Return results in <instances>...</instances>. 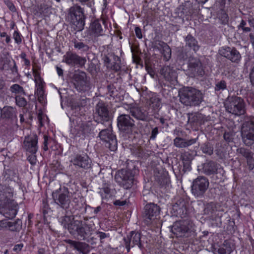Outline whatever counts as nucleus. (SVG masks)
I'll return each instance as SVG.
<instances>
[{
	"label": "nucleus",
	"mask_w": 254,
	"mask_h": 254,
	"mask_svg": "<svg viewBox=\"0 0 254 254\" xmlns=\"http://www.w3.org/2000/svg\"><path fill=\"white\" fill-rule=\"evenodd\" d=\"M94 230L95 225L93 222L87 217H84L83 220L74 221L69 227L70 234L76 235L81 240L91 244L93 243L94 237L92 235Z\"/></svg>",
	"instance_id": "obj_1"
},
{
	"label": "nucleus",
	"mask_w": 254,
	"mask_h": 254,
	"mask_svg": "<svg viewBox=\"0 0 254 254\" xmlns=\"http://www.w3.org/2000/svg\"><path fill=\"white\" fill-rule=\"evenodd\" d=\"M179 96L181 103L186 106H197L203 101L202 92L192 87L181 88L179 91Z\"/></svg>",
	"instance_id": "obj_2"
},
{
	"label": "nucleus",
	"mask_w": 254,
	"mask_h": 254,
	"mask_svg": "<svg viewBox=\"0 0 254 254\" xmlns=\"http://www.w3.org/2000/svg\"><path fill=\"white\" fill-rule=\"evenodd\" d=\"M68 19L72 28L76 31H81L85 25V15L83 9L79 5L74 4L68 9Z\"/></svg>",
	"instance_id": "obj_3"
},
{
	"label": "nucleus",
	"mask_w": 254,
	"mask_h": 254,
	"mask_svg": "<svg viewBox=\"0 0 254 254\" xmlns=\"http://www.w3.org/2000/svg\"><path fill=\"white\" fill-rule=\"evenodd\" d=\"M226 111L235 116H240L246 112V104L240 97L229 96L225 103Z\"/></svg>",
	"instance_id": "obj_4"
},
{
	"label": "nucleus",
	"mask_w": 254,
	"mask_h": 254,
	"mask_svg": "<svg viewBox=\"0 0 254 254\" xmlns=\"http://www.w3.org/2000/svg\"><path fill=\"white\" fill-rule=\"evenodd\" d=\"M115 179L116 182L126 190L130 189L136 184L134 174L130 170L121 169L116 173Z\"/></svg>",
	"instance_id": "obj_5"
},
{
	"label": "nucleus",
	"mask_w": 254,
	"mask_h": 254,
	"mask_svg": "<svg viewBox=\"0 0 254 254\" xmlns=\"http://www.w3.org/2000/svg\"><path fill=\"white\" fill-rule=\"evenodd\" d=\"M18 205L14 200L8 198L6 196L0 198V212L8 219L14 218L17 212Z\"/></svg>",
	"instance_id": "obj_6"
},
{
	"label": "nucleus",
	"mask_w": 254,
	"mask_h": 254,
	"mask_svg": "<svg viewBox=\"0 0 254 254\" xmlns=\"http://www.w3.org/2000/svg\"><path fill=\"white\" fill-rule=\"evenodd\" d=\"M73 81L75 88L80 92H88L93 86L90 78L83 71L76 72L73 75Z\"/></svg>",
	"instance_id": "obj_7"
},
{
	"label": "nucleus",
	"mask_w": 254,
	"mask_h": 254,
	"mask_svg": "<svg viewBox=\"0 0 254 254\" xmlns=\"http://www.w3.org/2000/svg\"><path fill=\"white\" fill-rule=\"evenodd\" d=\"M94 118L96 122L103 124L111 119V114L108 105L103 101H100L95 106Z\"/></svg>",
	"instance_id": "obj_8"
},
{
	"label": "nucleus",
	"mask_w": 254,
	"mask_h": 254,
	"mask_svg": "<svg viewBox=\"0 0 254 254\" xmlns=\"http://www.w3.org/2000/svg\"><path fill=\"white\" fill-rule=\"evenodd\" d=\"M209 183L207 178L198 176L193 180L191 186L192 193L196 197H202L207 190Z\"/></svg>",
	"instance_id": "obj_9"
},
{
	"label": "nucleus",
	"mask_w": 254,
	"mask_h": 254,
	"mask_svg": "<svg viewBox=\"0 0 254 254\" xmlns=\"http://www.w3.org/2000/svg\"><path fill=\"white\" fill-rule=\"evenodd\" d=\"M193 224L189 220L177 221L173 224L171 231L177 237L186 236L193 229Z\"/></svg>",
	"instance_id": "obj_10"
},
{
	"label": "nucleus",
	"mask_w": 254,
	"mask_h": 254,
	"mask_svg": "<svg viewBox=\"0 0 254 254\" xmlns=\"http://www.w3.org/2000/svg\"><path fill=\"white\" fill-rule=\"evenodd\" d=\"M241 133L243 142L250 146L254 144V122H245L242 126Z\"/></svg>",
	"instance_id": "obj_11"
},
{
	"label": "nucleus",
	"mask_w": 254,
	"mask_h": 254,
	"mask_svg": "<svg viewBox=\"0 0 254 254\" xmlns=\"http://www.w3.org/2000/svg\"><path fill=\"white\" fill-rule=\"evenodd\" d=\"M68 190L64 188L62 191L61 189L56 190L52 193V196L55 202L60 207L66 209L69 208L70 199L68 195Z\"/></svg>",
	"instance_id": "obj_12"
},
{
	"label": "nucleus",
	"mask_w": 254,
	"mask_h": 254,
	"mask_svg": "<svg viewBox=\"0 0 254 254\" xmlns=\"http://www.w3.org/2000/svg\"><path fill=\"white\" fill-rule=\"evenodd\" d=\"M125 247L129 252L131 248L137 247L140 250L144 248L141 240V235L136 231H131L129 234L124 238Z\"/></svg>",
	"instance_id": "obj_13"
},
{
	"label": "nucleus",
	"mask_w": 254,
	"mask_h": 254,
	"mask_svg": "<svg viewBox=\"0 0 254 254\" xmlns=\"http://www.w3.org/2000/svg\"><path fill=\"white\" fill-rule=\"evenodd\" d=\"M70 162L76 168L87 170L92 168V162L86 153L74 154L71 157Z\"/></svg>",
	"instance_id": "obj_14"
},
{
	"label": "nucleus",
	"mask_w": 254,
	"mask_h": 254,
	"mask_svg": "<svg viewBox=\"0 0 254 254\" xmlns=\"http://www.w3.org/2000/svg\"><path fill=\"white\" fill-rule=\"evenodd\" d=\"M102 59L108 68L118 71L121 69L120 58L114 53L108 50L104 51L101 55Z\"/></svg>",
	"instance_id": "obj_15"
},
{
	"label": "nucleus",
	"mask_w": 254,
	"mask_h": 254,
	"mask_svg": "<svg viewBox=\"0 0 254 254\" xmlns=\"http://www.w3.org/2000/svg\"><path fill=\"white\" fill-rule=\"evenodd\" d=\"M98 136L101 140L105 142L106 147L111 151H114L117 150V141L111 128L102 129L100 131Z\"/></svg>",
	"instance_id": "obj_16"
},
{
	"label": "nucleus",
	"mask_w": 254,
	"mask_h": 254,
	"mask_svg": "<svg viewBox=\"0 0 254 254\" xmlns=\"http://www.w3.org/2000/svg\"><path fill=\"white\" fill-rule=\"evenodd\" d=\"M160 211V208L153 203L147 204L144 208L143 217L146 225H150L152 222L157 219Z\"/></svg>",
	"instance_id": "obj_17"
},
{
	"label": "nucleus",
	"mask_w": 254,
	"mask_h": 254,
	"mask_svg": "<svg viewBox=\"0 0 254 254\" xmlns=\"http://www.w3.org/2000/svg\"><path fill=\"white\" fill-rule=\"evenodd\" d=\"M188 71L191 77L202 76L204 69L200 60L196 58L190 59L188 61Z\"/></svg>",
	"instance_id": "obj_18"
},
{
	"label": "nucleus",
	"mask_w": 254,
	"mask_h": 254,
	"mask_svg": "<svg viewBox=\"0 0 254 254\" xmlns=\"http://www.w3.org/2000/svg\"><path fill=\"white\" fill-rule=\"evenodd\" d=\"M104 21L99 19H96L90 23L87 33L93 40H97L99 37L104 35V30L102 25Z\"/></svg>",
	"instance_id": "obj_19"
},
{
	"label": "nucleus",
	"mask_w": 254,
	"mask_h": 254,
	"mask_svg": "<svg viewBox=\"0 0 254 254\" xmlns=\"http://www.w3.org/2000/svg\"><path fill=\"white\" fill-rule=\"evenodd\" d=\"M220 54L231 62L239 64L242 57L239 51L235 47H227L219 50Z\"/></svg>",
	"instance_id": "obj_20"
},
{
	"label": "nucleus",
	"mask_w": 254,
	"mask_h": 254,
	"mask_svg": "<svg viewBox=\"0 0 254 254\" xmlns=\"http://www.w3.org/2000/svg\"><path fill=\"white\" fill-rule=\"evenodd\" d=\"M117 126L120 130L126 131L135 127L134 120L127 114H122L117 118Z\"/></svg>",
	"instance_id": "obj_21"
},
{
	"label": "nucleus",
	"mask_w": 254,
	"mask_h": 254,
	"mask_svg": "<svg viewBox=\"0 0 254 254\" xmlns=\"http://www.w3.org/2000/svg\"><path fill=\"white\" fill-rule=\"evenodd\" d=\"M86 61L85 58L80 57L76 53L70 51L66 52L63 57V62L72 66L76 65L83 66L85 64Z\"/></svg>",
	"instance_id": "obj_22"
},
{
	"label": "nucleus",
	"mask_w": 254,
	"mask_h": 254,
	"mask_svg": "<svg viewBox=\"0 0 254 254\" xmlns=\"http://www.w3.org/2000/svg\"><path fill=\"white\" fill-rule=\"evenodd\" d=\"M38 137L36 134H31L25 137L23 141V148L31 153H36L38 149Z\"/></svg>",
	"instance_id": "obj_23"
},
{
	"label": "nucleus",
	"mask_w": 254,
	"mask_h": 254,
	"mask_svg": "<svg viewBox=\"0 0 254 254\" xmlns=\"http://www.w3.org/2000/svg\"><path fill=\"white\" fill-rule=\"evenodd\" d=\"M127 110L136 119L145 122L148 121V112L144 109L129 105Z\"/></svg>",
	"instance_id": "obj_24"
},
{
	"label": "nucleus",
	"mask_w": 254,
	"mask_h": 254,
	"mask_svg": "<svg viewBox=\"0 0 254 254\" xmlns=\"http://www.w3.org/2000/svg\"><path fill=\"white\" fill-rule=\"evenodd\" d=\"M161 74L165 80L173 84L177 83V73L173 67L169 65L164 66L161 69Z\"/></svg>",
	"instance_id": "obj_25"
},
{
	"label": "nucleus",
	"mask_w": 254,
	"mask_h": 254,
	"mask_svg": "<svg viewBox=\"0 0 254 254\" xmlns=\"http://www.w3.org/2000/svg\"><path fill=\"white\" fill-rule=\"evenodd\" d=\"M70 247L78 251L80 254H87L89 251V246L84 242L76 241L70 239L65 240Z\"/></svg>",
	"instance_id": "obj_26"
},
{
	"label": "nucleus",
	"mask_w": 254,
	"mask_h": 254,
	"mask_svg": "<svg viewBox=\"0 0 254 254\" xmlns=\"http://www.w3.org/2000/svg\"><path fill=\"white\" fill-rule=\"evenodd\" d=\"M181 159L183 164L182 171L184 173L190 171L191 161L193 159L192 155L189 151H184L181 154Z\"/></svg>",
	"instance_id": "obj_27"
},
{
	"label": "nucleus",
	"mask_w": 254,
	"mask_h": 254,
	"mask_svg": "<svg viewBox=\"0 0 254 254\" xmlns=\"http://www.w3.org/2000/svg\"><path fill=\"white\" fill-rule=\"evenodd\" d=\"M197 138L187 139L181 137H176L173 140V144L175 146L178 148H186L195 144Z\"/></svg>",
	"instance_id": "obj_28"
},
{
	"label": "nucleus",
	"mask_w": 254,
	"mask_h": 254,
	"mask_svg": "<svg viewBox=\"0 0 254 254\" xmlns=\"http://www.w3.org/2000/svg\"><path fill=\"white\" fill-rule=\"evenodd\" d=\"M185 42L184 47L190 51L192 50L194 53H196L199 49L200 46L197 40L191 34H188L185 38Z\"/></svg>",
	"instance_id": "obj_29"
},
{
	"label": "nucleus",
	"mask_w": 254,
	"mask_h": 254,
	"mask_svg": "<svg viewBox=\"0 0 254 254\" xmlns=\"http://www.w3.org/2000/svg\"><path fill=\"white\" fill-rule=\"evenodd\" d=\"M220 169V165L213 161L204 163L202 168L203 172L206 175L216 174Z\"/></svg>",
	"instance_id": "obj_30"
},
{
	"label": "nucleus",
	"mask_w": 254,
	"mask_h": 254,
	"mask_svg": "<svg viewBox=\"0 0 254 254\" xmlns=\"http://www.w3.org/2000/svg\"><path fill=\"white\" fill-rule=\"evenodd\" d=\"M177 59L179 61H185L187 60L193 58L191 51L186 49L185 47L179 48L177 51Z\"/></svg>",
	"instance_id": "obj_31"
},
{
	"label": "nucleus",
	"mask_w": 254,
	"mask_h": 254,
	"mask_svg": "<svg viewBox=\"0 0 254 254\" xmlns=\"http://www.w3.org/2000/svg\"><path fill=\"white\" fill-rule=\"evenodd\" d=\"M2 69L6 70H10L13 74L17 73V68L15 62L14 60H10L7 58L3 61Z\"/></svg>",
	"instance_id": "obj_32"
},
{
	"label": "nucleus",
	"mask_w": 254,
	"mask_h": 254,
	"mask_svg": "<svg viewBox=\"0 0 254 254\" xmlns=\"http://www.w3.org/2000/svg\"><path fill=\"white\" fill-rule=\"evenodd\" d=\"M149 106L154 111H158L161 108L160 99L155 94L152 95L149 100Z\"/></svg>",
	"instance_id": "obj_33"
},
{
	"label": "nucleus",
	"mask_w": 254,
	"mask_h": 254,
	"mask_svg": "<svg viewBox=\"0 0 254 254\" xmlns=\"http://www.w3.org/2000/svg\"><path fill=\"white\" fill-rule=\"evenodd\" d=\"M72 42L73 44L74 48L78 51H81L82 52H87L90 50L89 45L80 40L74 39L72 40Z\"/></svg>",
	"instance_id": "obj_34"
},
{
	"label": "nucleus",
	"mask_w": 254,
	"mask_h": 254,
	"mask_svg": "<svg viewBox=\"0 0 254 254\" xmlns=\"http://www.w3.org/2000/svg\"><path fill=\"white\" fill-rule=\"evenodd\" d=\"M236 154L239 157H243L246 159L253 155L254 153L249 149L241 147L238 148L236 150Z\"/></svg>",
	"instance_id": "obj_35"
},
{
	"label": "nucleus",
	"mask_w": 254,
	"mask_h": 254,
	"mask_svg": "<svg viewBox=\"0 0 254 254\" xmlns=\"http://www.w3.org/2000/svg\"><path fill=\"white\" fill-rule=\"evenodd\" d=\"M22 226V222L20 219H17L14 222H8V228L11 231L19 232Z\"/></svg>",
	"instance_id": "obj_36"
},
{
	"label": "nucleus",
	"mask_w": 254,
	"mask_h": 254,
	"mask_svg": "<svg viewBox=\"0 0 254 254\" xmlns=\"http://www.w3.org/2000/svg\"><path fill=\"white\" fill-rule=\"evenodd\" d=\"M11 93L17 94V95H25L26 93L23 88L18 84H14L10 87L9 89Z\"/></svg>",
	"instance_id": "obj_37"
},
{
	"label": "nucleus",
	"mask_w": 254,
	"mask_h": 254,
	"mask_svg": "<svg viewBox=\"0 0 254 254\" xmlns=\"http://www.w3.org/2000/svg\"><path fill=\"white\" fill-rule=\"evenodd\" d=\"M72 216L65 215L61 217V224L65 228H67L69 231V227L71 224H72L74 220Z\"/></svg>",
	"instance_id": "obj_38"
},
{
	"label": "nucleus",
	"mask_w": 254,
	"mask_h": 254,
	"mask_svg": "<svg viewBox=\"0 0 254 254\" xmlns=\"http://www.w3.org/2000/svg\"><path fill=\"white\" fill-rule=\"evenodd\" d=\"M14 115L15 110L11 107H5L1 111V116L4 118H12Z\"/></svg>",
	"instance_id": "obj_39"
},
{
	"label": "nucleus",
	"mask_w": 254,
	"mask_h": 254,
	"mask_svg": "<svg viewBox=\"0 0 254 254\" xmlns=\"http://www.w3.org/2000/svg\"><path fill=\"white\" fill-rule=\"evenodd\" d=\"M35 94L37 96L38 101L41 103L45 102V95L42 84H39Z\"/></svg>",
	"instance_id": "obj_40"
},
{
	"label": "nucleus",
	"mask_w": 254,
	"mask_h": 254,
	"mask_svg": "<svg viewBox=\"0 0 254 254\" xmlns=\"http://www.w3.org/2000/svg\"><path fill=\"white\" fill-rule=\"evenodd\" d=\"M160 52L162 55L164 60L168 61L170 59L171 57V49L167 44L163 47L162 50L160 51Z\"/></svg>",
	"instance_id": "obj_41"
},
{
	"label": "nucleus",
	"mask_w": 254,
	"mask_h": 254,
	"mask_svg": "<svg viewBox=\"0 0 254 254\" xmlns=\"http://www.w3.org/2000/svg\"><path fill=\"white\" fill-rule=\"evenodd\" d=\"M232 251L230 245L226 243L220 247L217 252L218 254H230Z\"/></svg>",
	"instance_id": "obj_42"
},
{
	"label": "nucleus",
	"mask_w": 254,
	"mask_h": 254,
	"mask_svg": "<svg viewBox=\"0 0 254 254\" xmlns=\"http://www.w3.org/2000/svg\"><path fill=\"white\" fill-rule=\"evenodd\" d=\"M216 210V206L215 204L212 203H208L204 205L203 209L204 214L211 215L213 214Z\"/></svg>",
	"instance_id": "obj_43"
},
{
	"label": "nucleus",
	"mask_w": 254,
	"mask_h": 254,
	"mask_svg": "<svg viewBox=\"0 0 254 254\" xmlns=\"http://www.w3.org/2000/svg\"><path fill=\"white\" fill-rule=\"evenodd\" d=\"M82 132L85 135L94 134L93 127L91 124H85L82 126Z\"/></svg>",
	"instance_id": "obj_44"
},
{
	"label": "nucleus",
	"mask_w": 254,
	"mask_h": 254,
	"mask_svg": "<svg viewBox=\"0 0 254 254\" xmlns=\"http://www.w3.org/2000/svg\"><path fill=\"white\" fill-rule=\"evenodd\" d=\"M202 151L206 154L211 155L213 152V148L209 143H205L203 144L201 147Z\"/></svg>",
	"instance_id": "obj_45"
},
{
	"label": "nucleus",
	"mask_w": 254,
	"mask_h": 254,
	"mask_svg": "<svg viewBox=\"0 0 254 254\" xmlns=\"http://www.w3.org/2000/svg\"><path fill=\"white\" fill-rule=\"evenodd\" d=\"M235 132L233 130L226 131L223 135V137L227 142H231L233 141Z\"/></svg>",
	"instance_id": "obj_46"
},
{
	"label": "nucleus",
	"mask_w": 254,
	"mask_h": 254,
	"mask_svg": "<svg viewBox=\"0 0 254 254\" xmlns=\"http://www.w3.org/2000/svg\"><path fill=\"white\" fill-rule=\"evenodd\" d=\"M16 104L17 106L24 107L27 105V101L24 97L21 95H16L15 97Z\"/></svg>",
	"instance_id": "obj_47"
},
{
	"label": "nucleus",
	"mask_w": 254,
	"mask_h": 254,
	"mask_svg": "<svg viewBox=\"0 0 254 254\" xmlns=\"http://www.w3.org/2000/svg\"><path fill=\"white\" fill-rule=\"evenodd\" d=\"M39 68H33V73L35 78V82L36 83L42 84V78L40 76V73L39 71Z\"/></svg>",
	"instance_id": "obj_48"
},
{
	"label": "nucleus",
	"mask_w": 254,
	"mask_h": 254,
	"mask_svg": "<svg viewBox=\"0 0 254 254\" xmlns=\"http://www.w3.org/2000/svg\"><path fill=\"white\" fill-rule=\"evenodd\" d=\"M166 44L167 43L163 41L156 40L153 43L152 48L154 49H157L160 51L161 50H162L163 47H164Z\"/></svg>",
	"instance_id": "obj_49"
},
{
	"label": "nucleus",
	"mask_w": 254,
	"mask_h": 254,
	"mask_svg": "<svg viewBox=\"0 0 254 254\" xmlns=\"http://www.w3.org/2000/svg\"><path fill=\"white\" fill-rule=\"evenodd\" d=\"M226 87V82L224 80H221L220 81L218 82L216 84L215 87V90L216 91L223 90L225 89Z\"/></svg>",
	"instance_id": "obj_50"
},
{
	"label": "nucleus",
	"mask_w": 254,
	"mask_h": 254,
	"mask_svg": "<svg viewBox=\"0 0 254 254\" xmlns=\"http://www.w3.org/2000/svg\"><path fill=\"white\" fill-rule=\"evenodd\" d=\"M219 19L222 24L225 25L228 22V16L225 12H222L219 16Z\"/></svg>",
	"instance_id": "obj_51"
},
{
	"label": "nucleus",
	"mask_w": 254,
	"mask_h": 254,
	"mask_svg": "<svg viewBox=\"0 0 254 254\" xmlns=\"http://www.w3.org/2000/svg\"><path fill=\"white\" fill-rule=\"evenodd\" d=\"M96 234L100 239L101 243H103L105 239L109 238L110 237V234L109 233H106L98 231L96 232Z\"/></svg>",
	"instance_id": "obj_52"
},
{
	"label": "nucleus",
	"mask_w": 254,
	"mask_h": 254,
	"mask_svg": "<svg viewBox=\"0 0 254 254\" xmlns=\"http://www.w3.org/2000/svg\"><path fill=\"white\" fill-rule=\"evenodd\" d=\"M246 160L249 169L252 171L254 168V158L253 157V155H252Z\"/></svg>",
	"instance_id": "obj_53"
},
{
	"label": "nucleus",
	"mask_w": 254,
	"mask_h": 254,
	"mask_svg": "<svg viewBox=\"0 0 254 254\" xmlns=\"http://www.w3.org/2000/svg\"><path fill=\"white\" fill-rule=\"evenodd\" d=\"M35 154L36 153H31V154L29 155L27 157L28 161L32 165H35L36 163L37 158Z\"/></svg>",
	"instance_id": "obj_54"
},
{
	"label": "nucleus",
	"mask_w": 254,
	"mask_h": 254,
	"mask_svg": "<svg viewBox=\"0 0 254 254\" xmlns=\"http://www.w3.org/2000/svg\"><path fill=\"white\" fill-rule=\"evenodd\" d=\"M13 37L15 43H16L17 44H20L21 43L22 40L19 32L16 31H14L13 35Z\"/></svg>",
	"instance_id": "obj_55"
},
{
	"label": "nucleus",
	"mask_w": 254,
	"mask_h": 254,
	"mask_svg": "<svg viewBox=\"0 0 254 254\" xmlns=\"http://www.w3.org/2000/svg\"><path fill=\"white\" fill-rule=\"evenodd\" d=\"M89 101V99L86 97L81 98L78 103V106L79 107H84L87 105L88 102Z\"/></svg>",
	"instance_id": "obj_56"
},
{
	"label": "nucleus",
	"mask_w": 254,
	"mask_h": 254,
	"mask_svg": "<svg viewBox=\"0 0 254 254\" xmlns=\"http://www.w3.org/2000/svg\"><path fill=\"white\" fill-rule=\"evenodd\" d=\"M249 77L251 84L254 87V66L250 69Z\"/></svg>",
	"instance_id": "obj_57"
},
{
	"label": "nucleus",
	"mask_w": 254,
	"mask_h": 254,
	"mask_svg": "<svg viewBox=\"0 0 254 254\" xmlns=\"http://www.w3.org/2000/svg\"><path fill=\"white\" fill-rule=\"evenodd\" d=\"M159 183L161 186L163 187L169 184V180L166 177H163L159 180Z\"/></svg>",
	"instance_id": "obj_58"
},
{
	"label": "nucleus",
	"mask_w": 254,
	"mask_h": 254,
	"mask_svg": "<svg viewBox=\"0 0 254 254\" xmlns=\"http://www.w3.org/2000/svg\"><path fill=\"white\" fill-rule=\"evenodd\" d=\"M24 245L22 243H19L14 245L13 251L16 253H19L23 248Z\"/></svg>",
	"instance_id": "obj_59"
},
{
	"label": "nucleus",
	"mask_w": 254,
	"mask_h": 254,
	"mask_svg": "<svg viewBox=\"0 0 254 254\" xmlns=\"http://www.w3.org/2000/svg\"><path fill=\"white\" fill-rule=\"evenodd\" d=\"M8 222L6 220H2L0 221V230L8 228Z\"/></svg>",
	"instance_id": "obj_60"
},
{
	"label": "nucleus",
	"mask_w": 254,
	"mask_h": 254,
	"mask_svg": "<svg viewBox=\"0 0 254 254\" xmlns=\"http://www.w3.org/2000/svg\"><path fill=\"white\" fill-rule=\"evenodd\" d=\"M49 205L48 203L47 199H44L43 200V213H47L48 210L49 209Z\"/></svg>",
	"instance_id": "obj_61"
},
{
	"label": "nucleus",
	"mask_w": 254,
	"mask_h": 254,
	"mask_svg": "<svg viewBox=\"0 0 254 254\" xmlns=\"http://www.w3.org/2000/svg\"><path fill=\"white\" fill-rule=\"evenodd\" d=\"M158 133V128L157 127H155L154 128H153V129L151 131V134L150 138L151 139H154L156 138Z\"/></svg>",
	"instance_id": "obj_62"
},
{
	"label": "nucleus",
	"mask_w": 254,
	"mask_h": 254,
	"mask_svg": "<svg viewBox=\"0 0 254 254\" xmlns=\"http://www.w3.org/2000/svg\"><path fill=\"white\" fill-rule=\"evenodd\" d=\"M134 31L136 36L139 39H141L142 38L141 29L139 27H135Z\"/></svg>",
	"instance_id": "obj_63"
},
{
	"label": "nucleus",
	"mask_w": 254,
	"mask_h": 254,
	"mask_svg": "<svg viewBox=\"0 0 254 254\" xmlns=\"http://www.w3.org/2000/svg\"><path fill=\"white\" fill-rule=\"evenodd\" d=\"M145 69L146 70V71H147V72L152 76L153 77L154 75V70L153 69V68L149 65H145Z\"/></svg>",
	"instance_id": "obj_64"
}]
</instances>
